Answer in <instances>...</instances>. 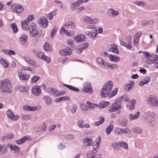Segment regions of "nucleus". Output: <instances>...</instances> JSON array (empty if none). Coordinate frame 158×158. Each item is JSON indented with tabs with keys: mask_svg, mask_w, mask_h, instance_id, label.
Wrapping results in <instances>:
<instances>
[{
	"mask_svg": "<svg viewBox=\"0 0 158 158\" xmlns=\"http://www.w3.org/2000/svg\"><path fill=\"white\" fill-rule=\"evenodd\" d=\"M134 4L137 6H145L146 5V3L142 1H136L134 2Z\"/></svg>",
	"mask_w": 158,
	"mask_h": 158,
	"instance_id": "47",
	"label": "nucleus"
},
{
	"mask_svg": "<svg viewBox=\"0 0 158 158\" xmlns=\"http://www.w3.org/2000/svg\"><path fill=\"white\" fill-rule=\"evenodd\" d=\"M142 32L140 31H138L135 35L134 38L139 39L141 35Z\"/></svg>",
	"mask_w": 158,
	"mask_h": 158,
	"instance_id": "64",
	"label": "nucleus"
},
{
	"mask_svg": "<svg viewBox=\"0 0 158 158\" xmlns=\"http://www.w3.org/2000/svg\"><path fill=\"white\" fill-rule=\"evenodd\" d=\"M139 115L140 112L138 111L135 114H130L128 116V118L130 120L132 121L137 119L139 117Z\"/></svg>",
	"mask_w": 158,
	"mask_h": 158,
	"instance_id": "24",
	"label": "nucleus"
},
{
	"mask_svg": "<svg viewBox=\"0 0 158 158\" xmlns=\"http://www.w3.org/2000/svg\"><path fill=\"white\" fill-rule=\"evenodd\" d=\"M27 35L26 34H22L20 37H19V40L22 43V44H23L25 42H27Z\"/></svg>",
	"mask_w": 158,
	"mask_h": 158,
	"instance_id": "26",
	"label": "nucleus"
},
{
	"mask_svg": "<svg viewBox=\"0 0 158 158\" xmlns=\"http://www.w3.org/2000/svg\"><path fill=\"white\" fill-rule=\"evenodd\" d=\"M98 141L96 142V143L94 145L93 147V152L94 154H95L97 152L98 148L99 146V143L101 142L100 138L98 139Z\"/></svg>",
	"mask_w": 158,
	"mask_h": 158,
	"instance_id": "27",
	"label": "nucleus"
},
{
	"mask_svg": "<svg viewBox=\"0 0 158 158\" xmlns=\"http://www.w3.org/2000/svg\"><path fill=\"white\" fill-rule=\"evenodd\" d=\"M13 114V112L11 110H8L6 112V115L9 118H10V117L12 116Z\"/></svg>",
	"mask_w": 158,
	"mask_h": 158,
	"instance_id": "60",
	"label": "nucleus"
},
{
	"mask_svg": "<svg viewBox=\"0 0 158 158\" xmlns=\"http://www.w3.org/2000/svg\"><path fill=\"white\" fill-rule=\"evenodd\" d=\"M127 122L128 121L127 118H123L120 122V124L122 126H126Z\"/></svg>",
	"mask_w": 158,
	"mask_h": 158,
	"instance_id": "49",
	"label": "nucleus"
},
{
	"mask_svg": "<svg viewBox=\"0 0 158 158\" xmlns=\"http://www.w3.org/2000/svg\"><path fill=\"white\" fill-rule=\"evenodd\" d=\"M107 15L110 17H114L118 15L119 13L117 10H114L112 8H110L107 11Z\"/></svg>",
	"mask_w": 158,
	"mask_h": 158,
	"instance_id": "12",
	"label": "nucleus"
},
{
	"mask_svg": "<svg viewBox=\"0 0 158 158\" xmlns=\"http://www.w3.org/2000/svg\"><path fill=\"white\" fill-rule=\"evenodd\" d=\"M79 4L77 2L73 3L71 6V8L73 10H75Z\"/></svg>",
	"mask_w": 158,
	"mask_h": 158,
	"instance_id": "55",
	"label": "nucleus"
},
{
	"mask_svg": "<svg viewBox=\"0 0 158 158\" xmlns=\"http://www.w3.org/2000/svg\"><path fill=\"white\" fill-rule=\"evenodd\" d=\"M156 113L154 112H152V114H151L150 116V117L152 118V121L150 122V123H151L154 121L156 118Z\"/></svg>",
	"mask_w": 158,
	"mask_h": 158,
	"instance_id": "57",
	"label": "nucleus"
},
{
	"mask_svg": "<svg viewBox=\"0 0 158 158\" xmlns=\"http://www.w3.org/2000/svg\"><path fill=\"white\" fill-rule=\"evenodd\" d=\"M31 91L33 94L35 96H38L41 93L40 87L38 85H35L33 86L31 89Z\"/></svg>",
	"mask_w": 158,
	"mask_h": 158,
	"instance_id": "10",
	"label": "nucleus"
},
{
	"mask_svg": "<svg viewBox=\"0 0 158 158\" xmlns=\"http://www.w3.org/2000/svg\"><path fill=\"white\" fill-rule=\"evenodd\" d=\"M77 123L78 126L80 128H82L84 127V122L82 120L80 119L77 122Z\"/></svg>",
	"mask_w": 158,
	"mask_h": 158,
	"instance_id": "51",
	"label": "nucleus"
},
{
	"mask_svg": "<svg viewBox=\"0 0 158 158\" xmlns=\"http://www.w3.org/2000/svg\"><path fill=\"white\" fill-rule=\"evenodd\" d=\"M110 60L111 61H114L115 62H116L120 60V58L119 57L113 55H110L109 56Z\"/></svg>",
	"mask_w": 158,
	"mask_h": 158,
	"instance_id": "34",
	"label": "nucleus"
},
{
	"mask_svg": "<svg viewBox=\"0 0 158 158\" xmlns=\"http://www.w3.org/2000/svg\"><path fill=\"white\" fill-rule=\"evenodd\" d=\"M113 87V83L111 81H107L103 87L104 89H108L110 92L111 91Z\"/></svg>",
	"mask_w": 158,
	"mask_h": 158,
	"instance_id": "20",
	"label": "nucleus"
},
{
	"mask_svg": "<svg viewBox=\"0 0 158 158\" xmlns=\"http://www.w3.org/2000/svg\"><path fill=\"white\" fill-rule=\"evenodd\" d=\"M44 53L43 52L40 51L36 53V56L38 57L41 59V60L43 59L44 55Z\"/></svg>",
	"mask_w": 158,
	"mask_h": 158,
	"instance_id": "52",
	"label": "nucleus"
},
{
	"mask_svg": "<svg viewBox=\"0 0 158 158\" xmlns=\"http://www.w3.org/2000/svg\"><path fill=\"white\" fill-rule=\"evenodd\" d=\"M80 108L82 110L84 111H86L87 110V107H86V104L85 105H85L84 104L81 103L80 104Z\"/></svg>",
	"mask_w": 158,
	"mask_h": 158,
	"instance_id": "58",
	"label": "nucleus"
},
{
	"mask_svg": "<svg viewBox=\"0 0 158 158\" xmlns=\"http://www.w3.org/2000/svg\"><path fill=\"white\" fill-rule=\"evenodd\" d=\"M73 38L75 41L78 42H80L84 41L85 37L83 34H80L77 36H74Z\"/></svg>",
	"mask_w": 158,
	"mask_h": 158,
	"instance_id": "25",
	"label": "nucleus"
},
{
	"mask_svg": "<svg viewBox=\"0 0 158 158\" xmlns=\"http://www.w3.org/2000/svg\"><path fill=\"white\" fill-rule=\"evenodd\" d=\"M118 144L121 147L127 150L128 149L127 144L126 142L122 141H120L118 143Z\"/></svg>",
	"mask_w": 158,
	"mask_h": 158,
	"instance_id": "38",
	"label": "nucleus"
},
{
	"mask_svg": "<svg viewBox=\"0 0 158 158\" xmlns=\"http://www.w3.org/2000/svg\"><path fill=\"white\" fill-rule=\"evenodd\" d=\"M29 31L30 35L32 37H35L39 34V31L37 29L35 24L32 23L28 27V30Z\"/></svg>",
	"mask_w": 158,
	"mask_h": 158,
	"instance_id": "2",
	"label": "nucleus"
},
{
	"mask_svg": "<svg viewBox=\"0 0 158 158\" xmlns=\"http://www.w3.org/2000/svg\"><path fill=\"white\" fill-rule=\"evenodd\" d=\"M31 117L29 114L25 115L24 114H22L21 118L23 119L26 120H28L30 119Z\"/></svg>",
	"mask_w": 158,
	"mask_h": 158,
	"instance_id": "44",
	"label": "nucleus"
},
{
	"mask_svg": "<svg viewBox=\"0 0 158 158\" xmlns=\"http://www.w3.org/2000/svg\"><path fill=\"white\" fill-rule=\"evenodd\" d=\"M113 122H111L110 125L108 126L106 128V134L109 135L112 131L113 128Z\"/></svg>",
	"mask_w": 158,
	"mask_h": 158,
	"instance_id": "33",
	"label": "nucleus"
},
{
	"mask_svg": "<svg viewBox=\"0 0 158 158\" xmlns=\"http://www.w3.org/2000/svg\"><path fill=\"white\" fill-rule=\"evenodd\" d=\"M94 154L93 152L92 151L88 152L87 153V158H94Z\"/></svg>",
	"mask_w": 158,
	"mask_h": 158,
	"instance_id": "54",
	"label": "nucleus"
},
{
	"mask_svg": "<svg viewBox=\"0 0 158 158\" xmlns=\"http://www.w3.org/2000/svg\"><path fill=\"white\" fill-rule=\"evenodd\" d=\"M134 82L133 81H131L130 84H128L126 86V88L127 89L129 90L131 89L133 86Z\"/></svg>",
	"mask_w": 158,
	"mask_h": 158,
	"instance_id": "63",
	"label": "nucleus"
},
{
	"mask_svg": "<svg viewBox=\"0 0 158 158\" xmlns=\"http://www.w3.org/2000/svg\"><path fill=\"white\" fill-rule=\"evenodd\" d=\"M10 27L14 33H16L17 32L18 29L16 24L13 23L11 24Z\"/></svg>",
	"mask_w": 158,
	"mask_h": 158,
	"instance_id": "43",
	"label": "nucleus"
},
{
	"mask_svg": "<svg viewBox=\"0 0 158 158\" xmlns=\"http://www.w3.org/2000/svg\"><path fill=\"white\" fill-rule=\"evenodd\" d=\"M63 85L66 87H67L70 89L71 90L73 91H76V92H79V89L76 87L73 86L71 85H68L65 84H64Z\"/></svg>",
	"mask_w": 158,
	"mask_h": 158,
	"instance_id": "37",
	"label": "nucleus"
},
{
	"mask_svg": "<svg viewBox=\"0 0 158 158\" xmlns=\"http://www.w3.org/2000/svg\"><path fill=\"white\" fill-rule=\"evenodd\" d=\"M97 61L98 63L101 65H104L105 61L101 58L98 57L97 59Z\"/></svg>",
	"mask_w": 158,
	"mask_h": 158,
	"instance_id": "56",
	"label": "nucleus"
},
{
	"mask_svg": "<svg viewBox=\"0 0 158 158\" xmlns=\"http://www.w3.org/2000/svg\"><path fill=\"white\" fill-rule=\"evenodd\" d=\"M71 49L69 47H67L65 49L62 50L60 52V54L62 56H69L72 53Z\"/></svg>",
	"mask_w": 158,
	"mask_h": 158,
	"instance_id": "13",
	"label": "nucleus"
},
{
	"mask_svg": "<svg viewBox=\"0 0 158 158\" xmlns=\"http://www.w3.org/2000/svg\"><path fill=\"white\" fill-rule=\"evenodd\" d=\"M34 17L33 15H29L28 17L27 18L25 19L26 21H27L28 22L30 23L33 19H34Z\"/></svg>",
	"mask_w": 158,
	"mask_h": 158,
	"instance_id": "62",
	"label": "nucleus"
},
{
	"mask_svg": "<svg viewBox=\"0 0 158 158\" xmlns=\"http://www.w3.org/2000/svg\"><path fill=\"white\" fill-rule=\"evenodd\" d=\"M143 55L145 56L144 59L145 60V62H146V61H148V59H149V57L151 56L149 52H143Z\"/></svg>",
	"mask_w": 158,
	"mask_h": 158,
	"instance_id": "48",
	"label": "nucleus"
},
{
	"mask_svg": "<svg viewBox=\"0 0 158 158\" xmlns=\"http://www.w3.org/2000/svg\"><path fill=\"white\" fill-rule=\"evenodd\" d=\"M69 100V97L66 96L62 97L61 98H56L55 99V101L56 102H58L61 101H65V100Z\"/></svg>",
	"mask_w": 158,
	"mask_h": 158,
	"instance_id": "42",
	"label": "nucleus"
},
{
	"mask_svg": "<svg viewBox=\"0 0 158 158\" xmlns=\"http://www.w3.org/2000/svg\"><path fill=\"white\" fill-rule=\"evenodd\" d=\"M64 26L66 28L69 30H73L75 27V24L74 22L69 21L65 24Z\"/></svg>",
	"mask_w": 158,
	"mask_h": 158,
	"instance_id": "17",
	"label": "nucleus"
},
{
	"mask_svg": "<svg viewBox=\"0 0 158 158\" xmlns=\"http://www.w3.org/2000/svg\"><path fill=\"white\" fill-rule=\"evenodd\" d=\"M83 141L87 146H91L93 143V140L89 138H85Z\"/></svg>",
	"mask_w": 158,
	"mask_h": 158,
	"instance_id": "32",
	"label": "nucleus"
},
{
	"mask_svg": "<svg viewBox=\"0 0 158 158\" xmlns=\"http://www.w3.org/2000/svg\"><path fill=\"white\" fill-rule=\"evenodd\" d=\"M135 100L132 99L128 102L127 105V109L130 110H132L135 108Z\"/></svg>",
	"mask_w": 158,
	"mask_h": 158,
	"instance_id": "18",
	"label": "nucleus"
},
{
	"mask_svg": "<svg viewBox=\"0 0 158 158\" xmlns=\"http://www.w3.org/2000/svg\"><path fill=\"white\" fill-rule=\"evenodd\" d=\"M117 91L118 89H115L111 92V93L110 94H109V97L110 98H111L115 96L117 94Z\"/></svg>",
	"mask_w": 158,
	"mask_h": 158,
	"instance_id": "50",
	"label": "nucleus"
},
{
	"mask_svg": "<svg viewBox=\"0 0 158 158\" xmlns=\"http://www.w3.org/2000/svg\"><path fill=\"white\" fill-rule=\"evenodd\" d=\"M11 7L14 12L18 14L22 13L24 10V9L22 6L18 4H12Z\"/></svg>",
	"mask_w": 158,
	"mask_h": 158,
	"instance_id": "5",
	"label": "nucleus"
},
{
	"mask_svg": "<svg viewBox=\"0 0 158 158\" xmlns=\"http://www.w3.org/2000/svg\"><path fill=\"white\" fill-rule=\"evenodd\" d=\"M29 138V137L28 136L24 137L21 139L16 141V142L18 144H20L23 143L26 140L28 139Z\"/></svg>",
	"mask_w": 158,
	"mask_h": 158,
	"instance_id": "39",
	"label": "nucleus"
},
{
	"mask_svg": "<svg viewBox=\"0 0 158 158\" xmlns=\"http://www.w3.org/2000/svg\"><path fill=\"white\" fill-rule=\"evenodd\" d=\"M7 146L10 148L11 150H13L15 151L16 153H18L20 151L19 148L16 145H12L10 143H8L7 144Z\"/></svg>",
	"mask_w": 158,
	"mask_h": 158,
	"instance_id": "23",
	"label": "nucleus"
},
{
	"mask_svg": "<svg viewBox=\"0 0 158 158\" xmlns=\"http://www.w3.org/2000/svg\"><path fill=\"white\" fill-rule=\"evenodd\" d=\"M158 61V55H151L149 58L148 60L146 61V63L147 64H151L156 62Z\"/></svg>",
	"mask_w": 158,
	"mask_h": 158,
	"instance_id": "11",
	"label": "nucleus"
},
{
	"mask_svg": "<svg viewBox=\"0 0 158 158\" xmlns=\"http://www.w3.org/2000/svg\"><path fill=\"white\" fill-rule=\"evenodd\" d=\"M110 93V92L108 89H104V88L103 87L101 90L100 96L103 98L106 97L108 96H109Z\"/></svg>",
	"mask_w": 158,
	"mask_h": 158,
	"instance_id": "21",
	"label": "nucleus"
},
{
	"mask_svg": "<svg viewBox=\"0 0 158 158\" xmlns=\"http://www.w3.org/2000/svg\"><path fill=\"white\" fill-rule=\"evenodd\" d=\"M0 64H1L4 68H8L9 64L7 61L2 57H0Z\"/></svg>",
	"mask_w": 158,
	"mask_h": 158,
	"instance_id": "30",
	"label": "nucleus"
},
{
	"mask_svg": "<svg viewBox=\"0 0 158 158\" xmlns=\"http://www.w3.org/2000/svg\"><path fill=\"white\" fill-rule=\"evenodd\" d=\"M40 79V77L37 76H34L31 79L30 81L32 83L36 82L38 80Z\"/></svg>",
	"mask_w": 158,
	"mask_h": 158,
	"instance_id": "45",
	"label": "nucleus"
},
{
	"mask_svg": "<svg viewBox=\"0 0 158 158\" xmlns=\"http://www.w3.org/2000/svg\"><path fill=\"white\" fill-rule=\"evenodd\" d=\"M106 49L108 51L112 52L116 54H118L119 53L117 46L116 44H113L109 45Z\"/></svg>",
	"mask_w": 158,
	"mask_h": 158,
	"instance_id": "7",
	"label": "nucleus"
},
{
	"mask_svg": "<svg viewBox=\"0 0 158 158\" xmlns=\"http://www.w3.org/2000/svg\"><path fill=\"white\" fill-rule=\"evenodd\" d=\"M82 90L85 93H92L93 91L90 83L88 82L84 83L83 84Z\"/></svg>",
	"mask_w": 158,
	"mask_h": 158,
	"instance_id": "6",
	"label": "nucleus"
},
{
	"mask_svg": "<svg viewBox=\"0 0 158 158\" xmlns=\"http://www.w3.org/2000/svg\"><path fill=\"white\" fill-rule=\"evenodd\" d=\"M84 21L89 24H95L98 21L97 18H94L92 19L91 17L88 16H85L82 18Z\"/></svg>",
	"mask_w": 158,
	"mask_h": 158,
	"instance_id": "8",
	"label": "nucleus"
},
{
	"mask_svg": "<svg viewBox=\"0 0 158 158\" xmlns=\"http://www.w3.org/2000/svg\"><path fill=\"white\" fill-rule=\"evenodd\" d=\"M86 107H87V110H93L98 107V104L87 101L86 103Z\"/></svg>",
	"mask_w": 158,
	"mask_h": 158,
	"instance_id": "16",
	"label": "nucleus"
},
{
	"mask_svg": "<svg viewBox=\"0 0 158 158\" xmlns=\"http://www.w3.org/2000/svg\"><path fill=\"white\" fill-rule=\"evenodd\" d=\"M126 129L127 128L122 129L120 128H118L114 130V132L115 134L120 135L123 133H127V131Z\"/></svg>",
	"mask_w": 158,
	"mask_h": 158,
	"instance_id": "19",
	"label": "nucleus"
},
{
	"mask_svg": "<svg viewBox=\"0 0 158 158\" xmlns=\"http://www.w3.org/2000/svg\"><path fill=\"white\" fill-rule=\"evenodd\" d=\"M19 118L18 115H14V114L12 115V116L10 117V118H9L12 121H15L17 120Z\"/></svg>",
	"mask_w": 158,
	"mask_h": 158,
	"instance_id": "59",
	"label": "nucleus"
},
{
	"mask_svg": "<svg viewBox=\"0 0 158 158\" xmlns=\"http://www.w3.org/2000/svg\"><path fill=\"white\" fill-rule=\"evenodd\" d=\"M148 104L151 106H158V98L156 96L151 95L147 99Z\"/></svg>",
	"mask_w": 158,
	"mask_h": 158,
	"instance_id": "3",
	"label": "nucleus"
},
{
	"mask_svg": "<svg viewBox=\"0 0 158 158\" xmlns=\"http://www.w3.org/2000/svg\"><path fill=\"white\" fill-rule=\"evenodd\" d=\"M133 132L136 133L141 134L142 132V130L139 127H136L133 128L132 129Z\"/></svg>",
	"mask_w": 158,
	"mask_h": 158,
	"instance_id": "41",
	"label": "nucleus"
},
{
	"mask_svg": "<svg viewBox=\"0 0 158 158\" xmlns=\"http://www.w3.org/2000/svg\"><path fill=\"white\" fill-rule=\"evenodd\" d=\"M45 101L46 104L50 106L52 104V99L51 98L48 96H45L43 97Z\"/></svg>",
	"mask_w": 158,
	"mask_h": 158,
	"instance_id": "35",
	"label": "nucleus"
},
{
	"mask_svg": "<svg viewBox=\"0 0 158 158\" xmlns=\"http://www.w3.org/2000/svg\"><path fill=\"white\" fill-rule=\"evenodd\" d=\"M77 106L74 104H73L72 106V107L70 110V112L72 114L75 113L77 109Z\"/></svg>",
	"mask_w": 158,
	"mask_h": 158,
	"instance_id": "40",
	"label": "nucleus"
},
{
	"mask_svg": "<svg viewBox=\"0 0 158 158\" xmlns=\"http://www.w3.org/2000/svg\"><path fill=\"white\" fill-rule=\"evenodd\" d=\"M57 92L56 89H51L48 92L49 94L51 95H53L55 94Z\"/></svg>",
	"mask_w": 158,
	"mask_h": 158,
	"instance_id": "61",
	"label": "nucleus"
},
{
	"mask_svg": "<svg viewBox=\"0 0 158 158\" xmlns=\"http://www.w3.org/2000/svg\"><path fill=\"white\" fill-rule=\"evenodd\" d=\"M63 85L66 87H67L70 89L71 90L73 91H76V92H79V89L76 87L73 86L71 85H68L65 84H64Z\"/></svg>",
	"mask_w": 158,
	"mask_h": 158,
	"instance_id": "36",
	"label": "nucleus"
},
{
	"mask_svg": "<svg viewBox=\"0 0 158 158\" xmlns=\"http://www.w3.org/2000/svg\"><path fill=\"white\" fill-rule=\"evenodd\" d=\"M24 59L27 63L30 64H31L34 67H37L39 66L36 64V62L33 59L27 56H24Z\"/></svg>",
	"mask_w": 158,
	"mask_h": 158,
	"instance_id": "15",
	"label": "nucleus"
},
{
	"mask_svg": "<svg viewBox=\"0 0 158 158\" xmlns=\"http://www.w3.org/2000/svg\"><path fill=\"white\" fill-rule=\"evenodd\" d=\"M18 75L19 79L22 81H27L30 78V76L26 73H24L22 72H19Z\"/></svg>",
	"mask_w": 158,
	"mask_h": 158,
	"instance_id": "14",
	"label": "nucleus"
},
{
	"mask_svg": "<svg viewBox=\"0 0 158 158\" xmlns=\"http://www.w3.org/2000/svg\"><path fill=\"white\" fill-rule=\"evenodd\" d=\"M109 104V102L102 101L98 104V107L100 109L104 108L108 106Z\"/></svg>",
	"mask_w": 158,
	"mask_h": 158,
	"instance_id": "28",
	"label": "nucleus"
},
{
	"mask_svg": "<svg viewBox=\"0 0 158 158\" xmlns=\"http://www.w3.org/2000/svg\"><path fill=\"white\" fill-rule=\"evenodd\" d=\"M58 29V27H54L53 29L52 30L50 37L52 39L56 32V31Z\"/></svg>",
	"mask_w": 158,
	"mask_h": 158,
	"instance_id": "46",
	"label": "nucleus"
},
{
	"mask_svg": "<svg viewBox=\"0 0 158 158\" xmlns=\"http://www.w3.org/2000/svg\"><path fill=\"white\" fill-rule=\"evenodd\" d=\"M42 60L45 61L47 63H50L51 61V60L50 58L49 57L45 55H44V57H43V59H42Z\"/></svg>",
	"mask_w": 158,
	"mask_h": 158,
	"instance_id": "53",
	"label": "nucleus"
},
{
	"mask_svg": "<svg viewBox=\"0 0 158 158\" xmlns=\"http://www.w3.org/2000/svg\"><path fill=\"white\" fill-rule=\"evenodd\" d=\"M129 98L126 94H123L122 96H120L117 99V101L123 102H127L129 101Z\"/></svg>",
	"mask_w": 158,
	"mask_h": 158,
	"instance_id": "31",
	"label": "nucleus"
},
{
	"mask_svg": "<svg viewBox=\"0 0 158 158\" xmlns=\"http://www.w3.org/2000/svg\"><path fill=\"white\" fill-rule=\"evenodd\" d=\"M29 22L25 19L24 20L22 21L21 22V24L22 28L25 30H28V26Z\"/></svg>",
	"mask_w": 158,
	"mask_h": 158,
	"instance_id": "29",
	"label": "nucleus"
},
{
	"mask_svg": "<svg viewBox=\"0 0 158 158\" xmlns=\"http://www.w3.org/2000/svg\"><path fill=\"white\" fill-rule=\"evenodd\" d=\"M120 44L122 46H124L126 47V48L127 49H130L132 47V46L131 44V41L130 38L128 41V44H127V43H125L122 40H120Z\"/></svg>",
	"mask_w": 158,
	"mask_h": 158,
	"instance_id": "22",
	"label": "nucleus"
},
{
	"mask_svg": "<svg viewBox=\"0 0 158 158\" xmlns=\"http://www.w3.org/2000/svg\"><path fill=\"white\" fill-rule=\"evenodd\" d=\"M39 25L43 28H46L48 25V21L44 17H42L38 19Z\"/></svg>",
	"mask_w": 158,
	"mask_h": 158,
	"instance_id": "9",
	"label": "nucleus"
},
{
	"mask_svg": "<svg viewBox=\"0 0 158 158\" xmlns=\"http://www.w3.org/2000/svg\"><path fill=\"white\" fill-rule=\"evenodd\" d=\"M121 103L120 101H117V99L108 108V111L110 112H114L122 108Z\"/></svg>",
	"mask_w": 158,
	"mask_h": 158,
	"instance_id": "4",
	"label": "nucleus"
},
{
	"mask_svg": "<svg viewBox=\"0 0 158 158\" xmlns=\"http://www.w3.org/2000/svg\"><path fill=\"white\" fill-rule=\"evenodd\" d=\"M11 87V83L9 80L5 79L1 81L0 83V88L2 92L6 93L7 92Z\"/></svg>",
	"mask_w": 158,
	"mask_h": 158,
	"instance_id": "1",
	"label": "nucleus"
}]
</instances>
